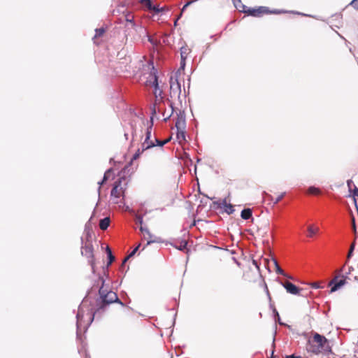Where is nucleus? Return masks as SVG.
Wrapping results in <instances>:
<instances>
[{
  "instance_id": "17",
  "label": "nucleus",
  "mask_w": 358,
  "mask_h": 358,
  "mask_svg": "<svg viewBox=\"0 0 358 358\" xmlns=\"http://www.w3.org/2000/svg\"><path fill=\"white\" fill-rule=\"evenodd\" d=\"M176 138L180 144L185 141V130H177Z\"/></svg>"
},
{
  "instance_id": "29",
  "label": "nucleus",
  "mask_w": 358,
  "mask_h": 358,
  "mask_svg": "<svg viewBox=\"0 0 358 358\" xmlns=\"http://www.w3.org/2000/svg\"><path fill=\"white\" fill-rule=\"evenodd\" d=\"M84 307H85V303H83L82 304V306L80 307L78 314H77V317L78 320L81 319V317H83V313L84 312Z\"/></svg>"
},
{
  "instance_id": "13",
  "label": "nucleus",
  "mask_w": 358,
  "mask_h": 358,
  "mask_svg": "<svg viewBox=\"0 0 358 358\" xmlns=\"http://www.w3.org/2000/svg\"><path fill=\"white\" fill-rule=\"evenodd\" d=\"M257 275L256 273L252 271L251 268H248L244 271L243 277L245 280L248 282H252L255 280V277Z\"/></svg>"
},
{
  "instance_id": "12",
  "label": "nucleus",
  "mask_w": 358,
  "mask_h": 358,
  "mask_svg": "<svg viewBox=\"0 0 358 358\" xmlns=\"http://www.w3.org/2000/svg\"><path fill=\"white\" fill-rule=\"evenodd\" d=\"M347 185L348 187V191L350 192L349 196H352L354 199V202L356 204L357 203V199L356 197H358V188L353 184V182L352 180H348L347 181Z\"/></svg>"
},
{
  "instance_id": "32",
  "label": "nucleus",
  "mask_w": 358,
  "mask_h": 358,
  "mask_svg": "<svg viewBox=\"0 0 358 358\" xmlns=\"http://www.w3.org/2000/svg\"><path fill=\"white\" fill-rule=\"evenodd\" d=\"M355 249V242H353L351 245H350V250H349V252H348V259H350L352 255V252H353V250Z\"/></svg>"
},
{
  "instance_id": "44",
  "label": "nucleus",
  "mask_w": 358,
  "mask_h": 358,
  "mask_svg": "<svg viewBox=\"0 0 358 358\" xmlns=\"http://www.w3.org/2000/svg\"><path fill=\"white\" fill-rule=\"evenodd\" d=\"M106 250L108 255H109V254H112L111 250L108 246L106 247Z\"/></svg>"
},
{
  "instance_id": "31",
  "label": "nucleus",
  "mask_w": 358,
  "mask_h": 358,
  "mask_svg": "<svg viewBox=\"0 0 358 358\" xmlns=\"http://www.w3.org/2000/svg\"><path fill=\"white\" fill-rule=\"evenodd\" d=\"M274 264L275 265V272L278 274L283 275H285L284 271L279 266L276 261H274Z\"/></svg>"
},
{
  "instance_id": "19",
  "label": "nucleus",
  "mask_w": 358,
  "mask_h": 358,
  "mask_svg": "<svg viewBox=\"0 0 358 358\" xmlns=\"http://www.w3.org/2000/svg\"><path fill=\"white\" fill-rule=\"evenodd\" d=\"M252 213L250 208H245L242 210L241 216L243 220H248L252 217Z\"/></svg>"
},
{
  "instance_id": "1",
  "label": "nucleus",
  "mask_w": 358,
  "mask_h": 358,
  "mask_svg": "<svg viewBox=\"0 0 358 358\" xmlns=\"http://www.w3.org/2000/svg\"><path fill=\"white\" fill-rule=\"evenodd\" d=\"M130 67L132 69V72L134 74L138 73V71L141 69V67H143V69H152L153 71L150 73L149 76L147 78V80L145 81V85L147 87L154 88L153 93L155 96V100L151 108L152 115H155L157 113H161L162 105L164 104L162 90H161L159 87L157 76L156 75V72L155 71L152 62H148L147 64L145 65L143 63L141 60L136 59L130 62Z\"/></svg>"
},
{
  "instance_id": "30",
  "label": "nucleus",
  "mask_w": 358,
  "mask_h": 358,
  "mask_svg": "<svg viewBox=\"0 0 358 358\" xmlns=\"http://www.w3.org/2000/svg\"><path fill=\"white\" fill-rule=\"evenodd\" d=\"M285 192H282L280 195H278L275 199H273L272 198L271 200L273 201V203L275 204H276L282 199V198L285 196Z\"/></svg>"
},
{
  "instance_id": "28",
  "label": "nucleus",
  "mask_w": 358,
  "mask_h": 358,
  "mask_svg": "<svg viewBox=\"0 0 358 358\" xmlns=\"http://www.w3.org/2000/svg\"><path fill=\"white\" fill-rule=\"evenodd\" d=\"M144 151L145 150H143L142 147H141V148L138 149L137 151L136 152V153L134 155V156L132 157V160L137 159Z\"/></svg>"
},
{
  "instance_id": "46",
  "label": "nucleus",
  "mask_w": 358,
  "mask_h": 358,
  "mask_svg": "<svg viewBox=\"0 0 358 358\" xmlns=\"http://www.w3.org/2000/svg\"><path fill=\"white\" fill-rule=\"evenodd\" d=\"M271 358H273V357H271Z\"/></svg>"
},
{
  "instance_id": "23",
  "label": "nucleus",
  "mask_w": 358,
  "mask_h": 358,
  "mask_svg": "<svg viewBox=\"0 0 358 358\" xmlns=\"http://www.w3.org/2000/svg\"><path fill=\"white\" fill-rule=\"evenodd\" d=\"M143 215L141 213V211H138L137 214L136 215V223L140 225V227L143 226Z\"/></svg>"
},
{
  "instance_id": "43",
  "label": "nucleus",
  "mask_w": 358,
  "mask_h": 358,
  "mask_svg": "<svg viewBox=\"0 0 358 358\" xmlns=\"http://www.w3.org/2000/svg\"><path fill=\"white\" fill-rule=\"evenodd\" d=\"M285 358H301L300 356H295L294 355H287Z\"/></svg>"
},
{
  "instance_id": "42",
  "label": "nucleus",
  "mask_w": 358,
  "mask_h": 358,
  "mask_svg": "<svg viewBox=\"0 0 358 358\" xmlns=\"http://www.w3.org/2000/svg\"><path fill=\"white\" fill-rule=\"evenodd\" d=\"M311 287H313V288H315V289H318V288H320V287L317 282H313V283H312V284H311Z\"/></svg>"
},
{
  "instance_id": "5",
  "label": "nucleus",
  "mask_w": 358,
  "mask_h": 358,
  "mask_svg": "<svg viewBox=\"0 0 358 358\" xmlns=\"http://www.w3.org/2000/svg\"><path fill=\"white\" fill-rule=\"evenodd\" d=\"M243 12L247 13L248 15H251L255 17H260L264 15L280 14L284 13V11L278 10H270L269 8L266 6H259L257 8H248V10H244Z\"/></svg>"
},
{
  "instance_id": "3",
  "label": "nucleus",
  "mask_w": 358,
  "mask_h": 358,
  "mask_svg": "<svg viewBox=\"0 0 358 358\" xmlns=\"http://www.w3.org/2000/svg\"><path fill=\"white\" fill-rule=\"evenodd\" d=\"M127 180L122 177L115 182L110 192V197L114 203H122L124 198V192L127 188Z\"/></svg>"
},
{
  "instance_id": "41",
  "label": "nucleus",
  "mask_w": 358,
  "mask_h": 358,
  "mask_svg": "<svg viewBox=\"0 0 358 358\" xmlns=\"http://www.w3.org/2000/svg\"><path fill=\"white\" fill-rule=\"evenodd\" d=\"M95 313H96V311H95V312H91V313H90V322H92L93 321Z\"/></svg>"
},
{
  "instance_id": "2",
  "label": "nucleus",
  "mask_w": 358,
  "mask_h": 358,
  "mask_svg": "<svg viewBox=\"0 0 358 358\" xmlns=\"http://www.w3.org/2000/svg\"><path fill=\"white\" fill-rule=\"evenodd\" d=\"M307 350L315 355H329L331 353V347L324 336L314 333L313 338L308 341Z\"/></svg>"
},
{
  "instance_id": "18",
  "label": "nucleus",
  "mask_w": 358,
  "mask_h": 358,
  "mask_svg": "<svg viewBox=\"0 0 358 358\" xmlns=\"http://www.w3.org/2000/svg\"><path fill=\"white\" fill-rule=\"evenodd\" d=\"M110 224V218L105 217L101 219L99 222V227L101 230H106L109 227Z\"/></svg>"
},
{
  "instance_id": "27",
  "label": "nucleus",
  "mask_w": 358,
  "mask_h": 358,
  "mask_svg": "<svg viewBox=\"0 0 358 358\" xmlns=\"http://www.w3.org/2000/svg\"><path fill=\"white\" fill-rule=\"evenodd\" d=\"M96 31V34H95V36L94 37L95 38H97V37H101L103 35V34L105 33V29L103 28H99V29H96L95 30Z\"/></svg>"
},
{
  "instance_id": "16",
  "label": "nucleus",
  "mask_w": 358,
  "mask_h": 358,
  "mask_svg": "<svg viewBox=\"0 0 358 358\" xmlns=\"http://www.w3.org/2000/svg\"><path fill=\"white\" fill-rule=\"evenodd\" d=\"M176 127L177 130H185V120L182 117H178L176 122Z\"/></svg>"
},
{
  "instance_id": "36",
  "label": "nucleus",
  "mask_w": 358,
  "mask_h": 358,
  "mask_svg": "<svg viewBox=\"0 0 358 358\" xmlns=\"http://www.w3.org/2000/svg\"><path fill=\"white\" fill-rule=\"evenodd\" d=\"M185 58H181L180 59V66L179 70H184L185 66Z\"/></svg>"
},
{
  "instance_id": "14",
  "label": "nucleus",
  "mask_w": 358,
  "mask_h": 358,
  "mask_svg": "<svg viewBox=\"0 0 358 358\" xmlns=\"http://www.w3.org/2000/svg\"><path fill=\"white\" fill-rule=\"evenodd\" d=\"M307 231H308L307 236L309 238H312L318 233L319 227L315 224H310L307 227Z\"/></svg>"
},
{
  "instance_id": "25",
  "label": "nucleus",
  "mask_w": 358,
  "mask_h": 358,
  "mask_svg": "<svg viewBox=\"0 0 358 358\" xmlns=\"http://www.w3.org/2000/svg\"><path fill=\"white\" fill-rule=\"evenodd\" d=\"M308 193L310 194L317 195L320 193V190L315 187H310L308 188Z\"/></svg>"
},
{
  "instance_id": "21",
  "label": "nucleus",
  "mask_w": 358,
  "mask_h": 358,
  "mask_svg": "<svg viewBox=\"0 0 358 358\" xmlns=\"http://www.w3.org/2000/svg\"><path fill=\"white\" fill-rule=\"evenodd\" d=\"M140 246H141V244H138V245H137V246L134 249V250H133V251H132V252H131V253H130L127 257H126L124 259V260H123V262H122V263L121 267H123V266H124L125 263L127 262V260H128L130 257H133V256L135 255V253H136V252L138 251V250L139 249Z\"/></svg>"
},
{
  "instance_id": "6",
  "label": "nucleus",
  "mask_w": 358,
  "mask_h": 358,
  "mask_svg": "<svg viewBox=\"0 0 358 358\" xmlns=\"http://www.w3.org/2000/svg\"><path fill=\"white\" fill-rule=\"evenodd\" d=\"M81 254L88 259L93 271H94L95 262L94 255V248L90 241L87 240L81 247Z\"/></svg>"
},
{
  "instance_id": "7",
  "label": "nucleus",
  "mask_w": 358,
  "mask_h": 358,
  "mask_svg": "<svg viewBox=\"0 0 358 358\" xmlns=\"http://www.w3.org/2000/svg\"><path fill=\"white\" fill-rule=\"evenodd\" d=\"M181 94V87L176 77L170 78V97L173 100L179 99Z\"/></svg>"
},
{
  "instance_id": "15",
  "label": "nucleus",
  "mask_w": 358,
  "mask_h": 358,
  "mask_svg": "<svg viewBox=\"0 0 358 358\" xmlns=\"http://www.w3.org/2000/svg\"><path fill=\"white\" fill-rule=\"evenodd\" d=\"M222 208H224V211L230 215V214H232L234 211V206L231 203H228L226 201V199H224L222 203Z\"/></svg>"
},
{
  "instance_id": "33",
  "label": "nucleus",
  "mask_w": 358,
  "mask_h": 358,
  "mask_svg": "<svg viewBox=\"0 0 358 358\" xmlns=\"http://www.w3.org/2000/svg\"><path fill=\"white\" fill-rule=\"evenodd\" d=\"M150 10H152L155 13H159L160 11L162 10V8H159V6H153L152 5V8H150Z\"/></svg>"
},
{
  "instance_id": "8",
  "label": "nucleus",
  "mask_w": 358,
  "mask_h": 358,
  "mask_svg": "<svg viewBox=\"0 0 358 358\" xmlns=\"http://www.w3.org/2000/svg\"><path fill=\"white\" fill-rule=\"evenodd\" d=\"M140 230L143 234V238L147 241V245H149L152 243H159L161 241L160 238L152 234L146 227L141 226L140 227Z\"/></svg>"
},
{
  "instance_id": "40",
  "label": "nucleus",
  "mask_w": 358,
  "mask_h": 358,
  "mask_svg": "<svg viewBox=\"0 0 358 358\" xmlns=\"http://www.w3.org/2000/svg\"><path fill=\"white\" fill-rule=\"evenodd\" d=\"M352 229H353L354 232L356 234L357 230H356V224H355V217H352Z\"/></svg>"
},
{
  "instance_id": "39",
  "label": "nucleus",
  "mask_w": 358,
  "mask_h": 358,
  "mask_svg": "<svg viewBox=\"0 0 358 358\" xmlns=\"http://www.w3.org/2000/svg\"><path fill=\"white\" fill-rule=\"evenodd\" d=\"M186 245H187V242L186 241H183L181 243L180 247L178 248V249L180 250H183L185 248H186Z\"/></svg>"
},
{
  "instance_id": "34",
  "label": "nucleus",
  "mask_w": 358,
  "mask_h": 358,
  "mask_svg": "<svg viewBox=\"0 0 358 358\" xmlns=\"http://www.w3.org/2000/svg\"><path fill=\"white\" fill-rule=\"evenodd\" d=\"M198 0H191L188 2H187L182 7V12L184 11L189 5H191L192 3H193L194 2H196Z\"/></svg>"
},
{
  "instance_id": "11",
  "label": "nucleus",
  "mask_w": 358,
  "mask_h": 358,
  "mask_svg": "<svg viewBox=\"0 0 358 358\" xmlns=\"http://www.w3.org/2000/svg\"><path fill=\"white\" fill-rule=\"evenodd\" d=\"M282 286L285 287L286 291L289 294H292L294 295H301V292L303 289L301 288H299L295 285H294L293 283H292L289 281H285L284 283H282Z\"/></svg>"
},
{
  "instance_id": "9",
  "label": "nucleus",
  "mask_w": 358,
  "mask_h": 358,
  "mask_svg": "<svg viewBox=\"0 0 358 358\" xmlns=\"http://www.w3.org/2000/svg\"><path fill=\"white\" fill-rule=\"evenodd\" d=\"M346 279L347 278L343 276L341 279L338 276L334 277L329 283V286L331 287L330 292H334L344 285L346 283Z\"/></svg>"
},
{
  "instance_id": "37",
  "label": "nucleus",
  "mask_w": 358,
  "mask_h": 358,
  "mask_svg": "<svg viewBox=\"0 0 358 358\" xmlns=\"http://www.w3.org/2000/svg\"><path fill=\"white\" fill-rule=\"evenodd\" d=\"M108 178L106 174L104 175L103 180L101 182H99L98 184L99 185V189H101V186L107 180Z\"/></svg>"
},
{
  "instance_id": "24",
  "label": "nucleus",
  "mask_w": 358,
  "mask_h": 358,
  "mask_svg": "<svg viewBox=\"0 0 358 358\" xmlns=\"http://www.w3.org/2000/svg\"><path fill=\"white\" fill-rule=\"evenodd\" d=\"M139 2L149 10L152 6V3L150 0H140Z\"/></svg>"
},
{
  "instance_id": "10",
  "label": "nucleus",
  "mask_w": 358,
  "mask_h": 358,
  "mask_svg": "<svg viewBox=\"0 0 358 358\" xmlns=\"http://www.w3.org/2000/svg\"><path fill=\"white\" fill-rule=\"evenodd\" d=\"M152 125H150L147 129L145 138L141 145L142 148H143V150H148L152 147H154L155 145L154 141L150 140V138L152 136Z\"/></svg>"
},
{
  "instance_id": "4",
  "label": "nucleus",
  "mask_w": 358,
  "mask_h": 358,
  "mask_svg": "<svg viewBox=\"0 0 358 358\" xmlns=\"http://www.w3.org/2000/svg\"><path fill=\"white\" fill-rule=\"evenodd\" d=\"M99 294L100 295V298L101 299V304L98 308L97 310L101 309H104V308L113 303H118L121 305H123V303L119 299L117 294L113 291H106L103 289L102 286L100 287L99 290Z\"/></svg>"
},
{
  "instance_id": "38",
  "label": "nucleus",
  "mask_w": 358,
  "mask_h": 358,
  "mask_svg": "<svg viewBox=\"0 0 358 358\" xmlns=\"http://www.w3.org/2000/svg\"><path fill=\"white\" fill-rule=\"evenodd\" d=\"M108 259H109L108 265H110L115 260V257L113 255V254H109V255H108Z\"/></svg>"
},
{
  "instance_id": "45",
  "label": "nucleus",
  "mask_w": 358,
  "mask_h": 358,
  "mask_svg": "<svg viewBox=\"0 0 358 358\" xmlns=\"http://www.w3.org/2000/svg\"><path fill=\"white\" fill-rule=\"evenodd\" d=\"M169 117H170V116L169 115V116H167V117H164V120H165V121H166V120H167V119H169Z\"/></svg>"
},
{
  "instance_id": "26",
  "label": "nucleus",
  "mask_w": 358,
  "mask_h": 358,
  "mask_svg": "<svg viewBox=\"0 0 358 358\" xmlns=\"http://www.w3.org/2000/svg\"><path fill=\"white\" fill-rule=\"evenodd\" d=\"M171 140V137L164 140V141H159L157 138H155V142L157 143V145L162 147L164 145L166 144L168 142H169Z\"/></svg>"
},
{
  "instance_id": "20",
  "label": "nucleus",
  "mask_w": 358,
  "mask_h": 358,
  "mask_svg": "<svg viewBox=\"0 0 358 358\" xmlns=\"http://www.w3.org/2000/svg\"><path fill=\"white\" fill-rule=\"evenodd\" d=\"M140 246H141V244H138V245H137V246L134 249V250H133V251H132V252H131V253H130L127 257H126L124 259V260H123V262H122V263L121 267H123V266H124L125 263L127 262V260H128L130 257H133V256L135 255V253H136V252L138 251V250L139 249Z\"/></svg>"
},
{
  "instance_id": "35",
  "label": "nucleus",
  "mask_w": 358,
  "mask_h": 358,
  "mask_svg": "<svg viewBox=\"0 0 358 358\" xmlns=\"http://www.w3.org/2000/svg\"><path fill=\"white\" fill-rule=\"evenodd\" d=\"M350 5L358 10V0H352L350 3Z\"/></svg>"
},
{
  "instance_id": "22",
  "label": "nucleus",
  "mask_w": 358,
  "mask_h": 358,
  "mask_svg": "<svg viewBox=\"0 0 358 358\" xmlns=\"http://www.w3.org/2000/svg\"><path fill=\"white\" fill-rule=\"evenodd\" d=\"M189 52L190 49L187 46H182L180 48V57L186 59Z\"/></svg>"
}]
</instances>
